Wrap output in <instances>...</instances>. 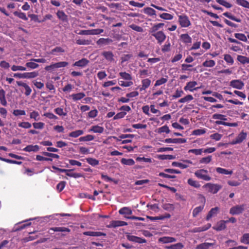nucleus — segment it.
Instances as JSON below:
<instances>
[{
    "mask_svg": "<svg viewBox=\"0 0 249 249\" xmlns=\"http://www.w3.org/2000/svg\"><path fill=\"white\" fill-rule=\"evenodd\" d=\"M195 175L197 178L205 181H209L211 179V178L208 175L207 170H198L195 172Z\"/></svg>",
    "mask_w": 249,
    "mask_h": 249,
    "instance_id": "obj_1",
    "label": "nucleus"
},
{
    "mask_svg": "<svg viewBox=\"0 0 249 249\" xmlns=\"http://www.w3.org/2000/svg\"><path fill=\"white\" fill-rule=\"evenodd\" d=\"M203 187L207 189L209 192L213 194L217 193L222 188V186L219 184L211 183L206 184Z\"/></svg>",
    "mask_w": 249,
    "mask_h": 249,
    "instance_id": "obj_2",
    "label": "nucleus"
},
{
    "mask_svg": "<svg viewBox=\"0 0 249 249\" xmlns=\"http://www.w3.org/2000/svg\"><path fill=\"white\" fill-rule=\"evenodd\" d=\"M178 22L182 27L186 28L191 25V22L188 16L185 15L178 16Z\"/></svg>",
    "mask_w": 249,
    "mask_h": 249,
    "instance_id": "obj_3",
    "label": "nucleus"
},
{
    "mask_svg": "<svg viewBox=\"0 0 249 249\" xmlns=\"http://www.w3.org/2000/svg\"><path fill=\"white\" fill-rule=\"evenodd\" d=\"M151 35L155 37L160 44L162 43L166 39V36L165 34L161 31L155 33H151Z\"/></svg>",
    "mask_w": 249,
    "mask_h": 249,
    "instance_id": "obj_4",
    "label": "nucleus"
},
{
    "mask_svg": "<svg viewBox=\"0 0 249 249\" xmlns=\"http://www.w3.org/2000/svg\"><path fill=\"white\" fill-rule=\"evenodd\" d=\"M245 207V205H236L231 208L230 213L232 215L239 214L244 211Z\"/></svg>",
    "mask_w": 249,
    "mask_h": 249,
    "instance_id": "obj_5",
    "label": "nucleus"
},
{
    "mask_svg": "<svg viewBox=\"0 0 249 249\" xmlns=\"http://www.w3.org/2000/svg\"><path fill=\"white\" fill-rule=\"evenodd\" d=\"M230 86L234 89H242L244 86V83L240 80H232L230 82Z\"/></svg>",
    "mask_w": 249,
    "mask_h": 249,
    "instance_id": "obj_6",
    "label": "nucleus"
},
{
    "mask_svg": "<svg viewBox=\"0 0 249 249\" xmlns=\"http://www.w3.org/2000/svg\"><path fill=\"white\" fill-rule=\"evenodd\" d=\"M247 137V133L244 132L240 133L235 140L231 142L232 145L241 143Z\"/></svg>",
    "mask_w": 249,
    "mask_h": 249,
    "instance_id": "obj_7",
    "label": "nucleus"
},
{
    "mask_svg": "<svg viewBox=\"0 0 249 249\" xmlns=\"http://www.w3.org/2000/svg\"><path fill=\"white\" fill-rule=\"evenodd\" d=\"M127 239L131 242L138 243H145L146 240L144 238H142L136 236L128 234L126 236Z\"/></svg>",
    "mask_w": 249,
    "mask_h": 249,
    "instance_id": "obj_8",
    "label": "nucleus"
},
{
    "mask_svg": "<svg viewBox=\"0 0 249 249\" xmlns=\"http://www.w3.org/2000/svg\"><path fill=\"white\" fill-rule=\"evenodd\" d=\"M126 225H127V223L126 222L120 220H113L110 222V224L107 226V227L109 228H116Z\"/></svg>",
    "mask_w": 249,
    "mask_h": 249,
    "instance_id": "obj_9",
    "label": "nucleus"
},
{
    "mask_svg": "<svg viewBox=\"0 0 249 249\" xmlns=\"http://www.w3.org/2000/svg\"><path fill=\"white\" fill-rule=\"evenodd\" d=\"M197 84V83L196 81L189 82L187 83L186 85L184 87V89L185 91L189 90L190 91H193L198 89V88H195Z\"/></svg>",
    "mask_w": 249,
    "mask_h": 249,
    "instance_id": "obj_10",
    "label": "nucleus"
},
{
    "mask_svg": "<svg viewBox=\"0 0 249 249\" xmlns=\"http://www.w3.org/2000/svg\"><path fill=\"white\" fill-rule=\"evenodd\" d=\"M164 142L165 143H183L186 142V140L181 138H168L165 139Z\"/></svg>",
    "mask_w": 249,
    "mask_h": 249,
    "instance_id": "obj_11",
    "label": "nucleus"
},
{
    "mask_svg": "<svg viewBox=\"0 0 249 249\" xmlns=\"http://www.w3.org/2000/svg\"><path fill=\"white\" fill-rule=\"evenodd\" d=\"M112 42V40L111 39L101 38L97 41L96 44L99 47H103L110 44Z\"/></svg>",
    "mask_w": 249,
    "mask_h": 249,
    "instance_id": "obj_12",
    "label": "nucleus"
},
{
    "mask_svg": "<svg viewBox=\"0 0 249 249\" xmlns=\"http://www.w3.org/2000/svg\"><path fill=\"white\" fill-rule=\"evenodd\" d=\"M17 84L18 86H21L24 88L25 90V94L26 96H29V95H30L32 92V89L27 84L23 83L21 81H17Z\"/></svg>",
    "mask_w": 249,
    "mask_h": 249,
    "instance_id": "obj_13",
    "label": "nucleus"
},
{
    "mask_svg": "<svg viewBox=\"0 0 249 249\" xmlns=\"http://www.w3.org/2000/svg\"><path fill=\"white\" fill-rule=\"evenodd\" d=\"M102 55L108 62H112L114 61V55L111 51H104L102 53Z\"/></svg>",
    "mask_w": 249,
    "mask_h": 249,
    "instance_id": "obj_14",
    "label": "nucleus"
},
{
    "mask_svg": "<svg viewBox=\"0 0 249 249\" xmlns=\"http://www.w3.org/2000/svg\"><path fill=\"white\" fill-rule=\"evenodd\" d=\"M177 239L172 237L164 236L159 239V242L164 244L175 242Z\"/></svg>",
    "mask_w": 249,
    "mask_h": 249,
    "instance_id": "obj_15",
    "label": "nucleus"
},
{
    "mask_svg": "<svg viewBox=\"0 0 249 249\" xmlns=\"http://www.w3.org/2000/svg\"><path fill=\"white\" fill-rule=\"evenodd\" d=\"M39 150V147L37 145H28L23 148V150L26 152H36Z\"/></svg>",
    "mask_w": 249,
    "mask_h": 249,
    "instance_id": "obj_16",
    "label": "nucleus"
},
{
    "mask_svg": "<svg viewBox=\"0 0 249 249\" xmlns=\"http://www.w3.org/2000/svg\"><path fill=\"white\" fill-rule=\"evenodd\" d=\"M83 234L87 236H106V234L104 232H98V231H87L83 232Z\"/></svg>",
    "mask_w": 249,
    "mask_h": 249,
    "instance_id": "obj_17",
    "label": "nucleus"
},
{
    "mask_svg": "<svg viewBox=\"0 0 249 249\" xmlns=\"http://www.w3.org/2000/svg\"><path fill=\"white\" fill-rule=\"evenodd\" d=\"M226 226L225 220H221L217 222L215 226L213 227V229L217 231H220L226 229Z\"/></svg>",
    "mask_w": 249,
    "mask_h": 249,
    "instance_id": "obj_18",
    "label": "nucleus"
},
{
    "mask_svg": "<svg viewBox=\"0 0 249 249\" xmlns=\"http://www.w3.org/2000/svg\"><path fill=\"white\" fill-rule=\"evenodd\" d=\"M214 243L205 242L198 245L196 247V249H210L211 247L214 245Z\"/></svg>",
    "mask_w": 249,
    "mask_h": 249,
    "instance_id": "obj_19",
    "label": "nucleus"
},
{
    "mask_svg": "<svg viewBox=\"0 0 249 249\" xmlns=\"http://www.w3.org/2000/svg\"><path fill=\"white\" fill-rule=\"evenodd\" d=\"M104 131V128L98 125H93L89 130V132H93L96 133H102Z\"/></svg>",
    "mask_w": 249,
    "mask_h": 249,
    "instance_id": "obj_20",
    "label": "nucleus"
},
{
    "mask_svg": "<svg viewBox=\"0 0 249 249\" xmlns=\"http://www.w3.org/2000/svg\"><path fill=\"white\" fill-rule=\"evenodd\" d=\"M89 62V60H88L87 59L82 58L79 61H76L73 64V66L79 67H84L88 64Z\"/></svg>",
    "mask_w": 249,
    "mask_h": 249,
    "instance_id": "obj_21",
    "label": "nucleus"
},
{
    "mask_svg": "<svg viewBox=\"0 0 249 249\" xmlns=\"http://www.w3.org/2000/svg\"><path fill=\"white\" fill-rule=\"evenodd\" d=\"M151 81L148 78H146L142 80V87L140 88V90H145L147 89L150 85Z\"/></svg>",
    "mask_w": 249,
    "mask_h": 249,
    "instance_id": "obj_22",
    "label": "nucleus"
},
{
    "mask_svg": "<svg viewBox=\"0 0 249 249\" xmlns=\"http://www.w3.org/2000/svg\"><path fill=\"white\" fill-rule=\"evenodd\" d=\"M218 207L212 208L209 212L206 217V220H209L212 217L215 216L218 213Z\"/></svg>",
    "mask_w": 249,
    "mask_h": 249,
    "instance_id": "obj_23",
    "label": "nucleus"
},
{
    "mask_svg": "<svg viewBox=\"0 0 249 249\" xmlns=\"http://www.w3.org/2000/svg\"><path fill=\"white\" fill-rule=\"evenodd\" d=\"M211 227V224H207V225L201 227H196L193 230V231L194 232H199L201 231H205L208 230Z\"/></svg>",
    "mask_w": 249,
    "mask_h": 249,
    "instance_id": "obj_24",
    "label": "nucleus"
},
{
    "mask_svg": "<svg viewBox=\"0 0 249 249\" xmlns=\"http://www.w3.org/2000/svg\"><path fill=\"white\" fill-rule=\"evenodd\" d=\"M91 39H78L76 40V43L79 45H89L91 44Z\"/></svg>",
    "mask_w": 249,
    "mask_h": 249,
    "instance_id": "obj_25",
    "label": "nucleus"
},
{
    "mask_svg": "<svg viewBox=\"0 0 249 249\" xmlns=\"http://www.w3.org/2000/svg\"><path fill=\"white\" fill-rule=\"evenodd\" d=\"M56 15L58 18L61 20L63 21H67L68 20V16L66 15V14L63 11L59 10L56 13Z\"/></svg>",
    "mask_w": 249,
    "mask_h": 249,
    "instance_id": "obj_26",
    "label": "nucleus"
},
{
    "mask_svg": "<svg viewBox=\"0 0 249 249\" xmlns=\"http://www.w3.org/2000/svg\"><path fill=\"white\" fill-rule=\"evenodd\" d=\"M5 92L3 89H0V102L4 106L7 105V101L5 99Z\"/></svg>",
    "mask_w": 249,
    "mask_h": 249,
    "instance_id": "obj_27",
    "label": "nucleus"
},
{
    "mask_svg": "<svg viewBox=\"0 0 249 249\" xmlns=\"http://www.w3.org/2000/svg\"><path fill=\"white\" fill-rule=\"evenodd\" d=\"M237 59L242 64H249V57H247L245 56L238 55Z\"/></svg>",
    "mask_w": 249,
    "mask_h": 249,
    "instance_id": "obj_28",
    "label": "nucleus"
},
{
    "mask_svg": "<svg viewBox=\"0 0 249 249\" xmlns=\"http://www.w3.org/2000/svg\"><path fill=\"white\" fill-rule=\"evenodd\" d=\"M180 38L182 42L185 43H191L192 42V38L187 34L181 35Z\"/></svg>",
    "mask_w": 249,
    "mask_h": 249,
    "instance_id": "obj_29",
    "label": "nucleus"
},
{
    "mask_svg": "<svg viewBox=\"0 0 249 249\" xmlns=\"http://www.w3.org/2000/svg\"><path fill=\"white\" fill-rule=\"evenodd\" d=\"M86 95L84 92H79L76 94H73L71 95L73 101H76L80 100L85 97Z\"/></svg>",
    "mask_w": 249,
    "mask_h": 249,
    "instance_id": "obj_30",
    "label": "nucleus"
},
{
    "mask_svg": "<svg viewBox=\"0 0 249 249\" xmlns=\"http://www.w3.org/2000/svg\"><path fill=\"white\" fill-rule=\"evenodd\" d=\"M38 75V73L36 71H33L30 72L23 73L24 78H34Z\"/></svg>",
    "mask_w": 249,
    "mask_h": 249,
    "instance_id": "obj_31",
    "label": "nucleus"
},
{
    "mask_svg": "<svg viewBox=\"0 0 249 249\" xmlns=\"http://www.w3.org/2000/svg\"><path fill=\"white\" fill-rule=\"evenodd\" d=\"M50 230L53 231H59V232H70V230L66 227H53L50 229Z\"/></svg>",
    "mask_w": 249,
    "mask_h": 249,
    "instance_id": "obj_32",
    "label": "nucleus"
},
{
    "mask_svg": "<svg viewBox=\"0 0 249 249\" xmlns=\"http://www.w3.org/2000/svg\"><path fill=\"white\" fill-rule=\"evenodd\" d=\"M119 213L120 214L130 215L132 213V211L129 208L124 207L120 209Z\"/></svg>",
    "mask_w": 249,
    "mask_h": 249,
    "instance_id": "obj_33",
    "label": "nucleus"
},
{
    "mask_svg": "<svg viewBox=\"0 0 249 249\" xmlns=\"http://www.w3.org/2000/svg\"><path fill=\"white\" fill-rule=\"evenodd\" d=\"M121 162L123 164L129 166L133 165L135 164L134 160L132 159L122 158Z\"/></svg>",
    "mask_w": 249,
    "mask_h": 249,
    "instance_id": "obj_34",
    "label": "nucleus"
},
{
    "mask_svg": "<svg viewBox=\"0 0 249 249\" xmlns=\"http://www.w3.org/2000/svg\"><path fill=\"white\" fill-rule=\"evenodd\" d=\"M184 245L181 243H178L177 244L172 245L165 247L166 249H182Z\"/></svg>",
    "mask_w": 249,
    "mask_h": 249,
    "instance_id": "obj_35",
    "label": "nucleus"
},
{
    "mask_svg": "<svg viewBox=\"0 0 249 249\" xmlns=\"http://www.w3.org/2000/svg\"><path fill=\"white\" fill-rule=\"evenodd\" d=\"M216 171L217 173L224 175H231L232 174V171L228 170L226 169L222 168L221 167H217L216 168Z\"/></svg>",
    "mask_w": 249,
    "mask_h": 249,
    "instance_id": "obj_36",
    "label": "nucleus"
},
{
    "mask_svg": "<svg viewBox=\"0 0 249 249\" xmlns=\"http://www.w3.org/2000/svg\"><path fill=\"white\" fill-rule=\"evenodd\" d=\"M84 131L82 130H77L69 133V136L72 138H77L78 137L83 135Z\"/></svg>",
    "mask_w": 249,
    "mask_h": 249,
    "instance_id": "obj_37",
    "label": "nucleus"
},
{
    "mask_svg": "<svg viewBox=\"0 0 249 249\" xmlns=\"http://www.w3.org/2000/svg\"><path fill=\"white\" fill-rule=\"evenodd\" d=\"M73 170H69L67 176L70 177H72L75 178L83 177V175L81 173L72 172Z\"/></svg>",
    "mask_w": 249,
    "mask_h": 249,
    "instance_id": "obj_38",
    "label": "nucleus"
},
{
    "mask_svg": "<svg viewBox=\"0 0 249 249\" xmlns=\"http://www.w3.org/2000/svg\"><path fill=\"white\" fill-rule=\"evenodd\" d=\"M187 182L189 185L196 188H198L200 187V184L197 181L195 180L192 178L188 179Z\"/></svg>",
    "mask_w": 249,
    "mask_h": 249,
    "instance_id": "obj_39",
    "label": "nucleus"
},
{
    "mask_svg": "<svg viewBox=\"0 0 249 249\" xmlns=\"http://www.w3.org/2000/svg\"><path fill=\"white\" fill-rule=\"evenodd\" d=\"M215 62L213 60H207L204 61L202 65L204 67L212 68L215 66Z\"/></svg>",
    "mask_w": 249,
    "mask_h": 249,
    "instance_id": "obj_40",
    "label": "nucleus"
},
{
    "mask_svg": "<svg viewBox=\"0 0 249 249\" xmlns=\"http://www.w3.org/2000/svg\"><path fill=\"white\" fill-rule=\"evenodd\" d=\"M223 15L227 17L228 18H230V19H231L232 20H234L235 21H236L237 22H241V20L240 18H237L234 16L232 15L231 13L228 12H225L223 14Z\"/></svg>",
    "mask_w": 249,
    "mask_h": 249,
    "instance_id": "obj_41",
    "label": "nucleus"
},
{
    "mask_svg": "<svg viewBox=\"0 0 249 249\" xmlns=\"http://www.w3.org/2000/svg\"><path fill=\"white\" fill-rule=\"evenodd\" d=\"M164 24L162 23H160L154 25L150 30V33H155L158 32V30L163 27Z\"/></svg>",
    "mask_w": 249,
    "mask_h": 249,
    "instance_id": "obj_42",
    "label": "nucleus"
},
{
    "mask_svg": "<svg viewBox=\"0 0 249 249\" xmlns=\"http://www.w3.org/2000/svg\"><path fill=\"white\" fill-rule=\"evenodd\" d=\"M143 12L145 14L150 16L156 15L155 10L150 7H146L144 8Z\"/></svg>",
    "mask_w": 249,
    "mask_h": 249,
    "instance_id": "obj_43",
    "label": "nucleus"
},
{
    "mask_svg": "<svg viewBox=\"0 0 249 249\" xmlns=\"http://www.w3.org/2000/svg\"><path fill=\"white\" fill-rule=\"evenodd\" d=\"M94 139V136L92 135H87L84 137H81L79 138L80 142H88L91 141Z\"/></svg>",
    "mask_w": 249,
    "mask_h": 249,
    "instance_id": "obj_44",
    "label": "nucleus"
},
{
    "mask_svg": "<svg viewBox=\"0 0 249 249\" xmlns=\"http://www.w3.org/2000/svg\"><path fill=\"white\" fill-rule=\"evenodd\" d=\"M224 60L229 65H231L234 63V60L231 56L230 54H226L224 55Z\"/></svg>",
    "mask_w": 249,
    "mask_h": 249,
    "instance_id": "obj_45",
    "label": "nucleus"
},
{
    "mask_svg": "<svg viewBox=\"0 0 249 249\" xmlns=\"http://www.w3.org/2000/svg\"><path fill=\"white\" fill-rule=\"evenodd\" d=\"M240 242L245 244H249V233L244 234L240 239Z\"/></svg>",
    "mask_w": 249,
    "mask_h": 249,
    "instance_id": "obj_46",
    "label": "nucleus"
},
{
    "mask_svg": "<svg viewBox=\"0 0 249 249\" xmlns=\"http://www.w3.org/2000/svg\"><path fill=\"white\" fill-rule=\"evenodd\" d=\"M15 16L18 17L19 18H21L24 20H27L28 18L26 17V14L24 13L21 12L15 11L14 12Z\"/></svg>",
    "mask_w": 249,
    "mask_h": 249,
    "instance_id": "obj_47",
    "label": "nucleus"
},
{
    "mask_svg": "<svg viewBox=\"0 0 249 249\" xmlns=\"http://www.w3.org/2000/svg\"><path fill=\"white\" fill-rule=\"evenodd\" d=\"M237 4L249 9V2L246 0H236Z\"/></svg>",
    "mask_w": 249,
    "mask_h": 249,
    "instance_id": "obj_48",
    "label": "nucleus"
},
{
    "mask_svg": "<svg viewBox=\"0 0 249 249\" xmlns=\"http://www.w3.org/2000/svg\"><path fill=\"white\" fill-rule=\"evenodd\" d=\"M87 162L92 166H96L99 164V161L95 159L89 158L86 159Z\"/></svg>",
    "mask_w": 249,
    "mask_h": 249,
    "instance_id": "obj_49",
    "label": "nucleus"
},
{
    "mask_svg": "<svg viewBox=\"0 0 249 249\" xmlns=\"http://www.w3.org/2000/svg\"><path fill=\"white\" fill-rule=\"evenodd\" d=\"M234 36L237 39L242 41L246 42L248 40L246 36L243 34L236 33L234 34Z\"/></svg>",
    "mask_w": 249,
    "mask_h": 249,
    "instance_id": "obj_50",
    "label": "nucleus"
},
{
    "mask_svg": "<svg viewBox=\"0 0 249 249\" xmlns=\"http://www.w3.org/2000/svg\"><path fill=\"white\" fill-rule=\"evenodd\" d=\"M119 75L121 76V77L126 80H132L131 75L125 72H121L119 73Z\"/></svg>",
    "mask_w": 249,
    "mask_h": 249,
    "instance_id": "obj_51",
    "label": "nucleus"
},
{
    "mask_svg": "<svg viewBox=\"0 0 249 249\" xmlns=\"http://www.w3.org/2000/svg\"><path fill=\"white\" fill-rule=\"evenodd\" d=\"M212 117L213 119H215V120H219L221 121L227 120V119L226 118V117L225 115L220 114H214L213 115Z\"/></svg>",
    "mask_w": 249,
    "mask_h": 249,
    "instance_id": "obj_52",
    "label": "nucleus"
},
{
    "mask_svg": "<svg viewBox=\"0 0 249 249\" xmlns=\"http://www.w3.org/2000/svg\"><path fill=\"white\" fill-rule=\"evenodd\" d=\"M36 62L31 61V62H27L26 66L27 67L32 69H35L39 67V65L35 63Z\"/></svg>",
    "mask_w": 249,
    "mask_h": 249,
    "instance_id": "obj_53",
    "label": "nucleus"
},
{
    "mask_svg": "<svg viewBox=\"0 0 249 249\" xmlns=\"http://www.w3.org/2000/svg\"><path fill=\"white\" fill-rule=\"evenodd\" d=\"M203 208V206H201L195 208L193 211V217H196L202 211Z\"/></svg>",
    "mask_w": 249,
    "mask_h": 249,
    "instance_id": "obj_54",
    "label": "nucleus"
},
{
    "mask_svg": "<svg viewBox=\"0 0 249 249\" xmlns=\"http://www.w3.org/2000/svg\"><path fill=\"white\" fill-rule=\"evenodd\" d=\"M193 99L194 98L192 95H188L185 97L181 98L179 100L178 102L179 103H185L192 101Z\"/></svg>",
    "mask_w": 249,
    "mask_h": 249,
    "instance_id": "obj_55",
    "label": "nucleus"
},
{
    "mask_svg": "<svg viewBox=\"0 0 249 249\" xmlns=\"http://www.w3.org/2000/svg\"><path fill=\"white\" fill-rule=\"evenodd\" d=\"M206 132V129L204 128L197 129L194 130L192 132V134L194 135L199 136L205 134Z\"/></svg>",
    "mask_w": 249,
    "mask_h": 249,
    "instance_id": "obj_56",
    "label": "nucleus"
},
{
    "mask_svg": "<svg viewBox=\"0 0 249 249\" xmlns=\"http://www.w3.org/2000/svg\"><path fill=\"white\" fill-rule=\"evenodd\" d=\"M57 69L55 63L52 64L50 65L47 66L45 67V70L50 72H52Z\"/></svg>",
    "mask_w": 249,
    "mask_h": 249,
    "instance_id": "obj_57",
    "label": "nucleus"
},
{
    "mask_svg": "<svg viewBox=\"0 0 249 249\" xmlns=\"http://www.w3.org/2000/svg\"><path fill=\"white\" fill-rule=\"evenodd\" d=\"M65 50L60 47H56L52 50L50 53L53 54H56L55 53H64Z\"/></svg>",
    "mask_w": 249,
    "mask_h": 249,
    "instance_id": "obj_58",
    "label": "nucleus"
},
{
    "mask_svg": "<svg viewBox=\"0 0 249 249\" xmlns=\"http://www.w3.org/2000/svg\"><path fill=\"white\" fill-rule=\"evenodd\" d=\"M203 148L192 149H190L188 151V153H193L196 155H201L202 153L203 152Z\"/></svg>",
    "mask_w": 249,
    "mask_h": 249,
    "instance_id": "obj_59",
    "label": "nucleus"
},
{
    "mask_svg": "<svg viewBox=\"0 0 249 249\" xmlns=\"http://www.w3.org/2000/svg\"><path fill=\"white\" fill-rule=\"evenodd\" d=\"M212 156H208V157L202 158L200 160L199 162L200 163L208 164L212 160Z\"/></svg>",
    "mask_w": 249,
    "mask_h": 249,
    "instance_id": "obj_60",
    "label": "nucleus"
},
{
    "mask_svg": "<svg viewBox=\"0 0 249 249\" xmlns=\"http://www.w3.org/2000/svg\"><path fill=\"white\" fill-rule=\"evenodd\" d=\"M160 17L161 18L166 20H171L173 18V16L172 15L166 13H164L160 14Z\"/></svg>",
    "mask_w": 249,
    "mask_h": 249,
    "instance_id": "obj_61",
    "label": "nucleus"
},
{
    "mask_svg": "<svg viewBox=\"0 0 249 249\" xmlns=\"http://www.w3.org/2000/svg\"><path fill=\"white\" fill-rule=\"evenodd\" d=\"M217 2L227 8L231 7L232 5L225 0H216Z\"/></svg>",
    "mask_w": 249,
    "mask_h": 249,
    "instance_id": "obj_62",
    "label": "nucleus"
},
{
    "mask_svg": "<svg viewBox=\"0 0 249 249\" xmlns=\"http://www.w3.org/2000/svg\"><path fill=\"white\" fill-rule=\"evenodd\" d=\"M66 182L64 181H60L56 186V189L59 192H61L65 187Z\"/></svg>",
    "mask_w": 249,
    "mask_h": 249,
    "instance_id": "obj_63",
    "label": "nucleus"
},
{
    "mask_svg": "<svg viewBox=\"0 0 249 249\" xmlns=\"http://www.w3.org/2000/svg\"><path fill=\"white\" fill-rule=\"evenodd\" d=\"M54 112L59 116H65L67 115V112H65L63 109L60 107H57L54 109Z\"/></svg>",
    "mask_w": 249,
    "mask_h": 249,
    "instance_id": "obj_64",
    "label": "nucleus"
}]
</instances>
